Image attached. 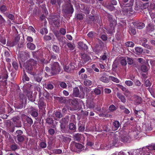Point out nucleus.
Instances as JSON below:
<instances>
[{
    "mask_svg": "<svg viewBox=\"0 0 155 155\" xmlns=\"http://www.w3.org/2000/svg\"><path fill=\"white\" fill-rule=\"evenodd\" d=\"M78 129L80 131L82 132L84 130V126L80 125V124H79Z\"/></svg>",
    "mask_w": 155,
    "mask_h": 155,
    "instance_id": "nucleus-59",
    "label": "nucleus"
},
{
    "mask_svg": "<svg viewBox=\"0 0 155 155\" xmlns=\"http://www.w3.org/2000/svg\"><path fill=\"white\" fill-rule=\"evenodd\" d=\"M81 58L85 62L89 61L91 58L87 54H81Z\"/></svg>",
    "mask_w": 155,
    "mask_h": 155,
    "instance_id": "nucleus-11",
    "label": "nucleus"
},
{
    "mask_svg": "<svg viewBox=\"0 0 155 155\" xmlns=\"http://www.w3.org/2000/svg\"><path fill=\"white\" fill-rule=\"evenodd\" d=\"M25 136L24 135H17V138L19 142H22L24 140Z\"/></svg>",
    "mask_w": 155,
    "mask_h": 155,
    "instance_id": "nucleus-24",
    "label": "nucleus"
},
{
    "mask_svg": "<svg viewBox=\"0 0 155 155\" xmlns=\"http://www.w3.org/2000/svg\"><path fill=\"white\" fill-rule=\"evenodd\" d=\"M117 97L123 103H125L126 101L125 97L121 93L117 92Z\"/></svg>",
    "mask_w": 155,
    "mask_h": 155,
    "instance_id": "nucleus-10",
    "label": "nucleus"
},
{
    "mask_svg": "<svg viewBox=\"0 0 155 155\" xmlns=\"http://www.w3.org/2000/svg\"><path fill=\"white\" fill-rule=\"evenodd\" d=\"M125 83L127 85L129 86H132L133 85V82L131 81H126Z\"/></svg>",
    "mask_w": 155,
    "mask_h": 155,
    "instance_id": "nucleus-40",
    "label": "nucleus"
},
{
    "mask_svg": "<svg viewBox=\"0 0 155 155\" xmlns=\"http://www.w3.org/2000/svg\"><path fill=\"white\" fill-rule=\"evenodd\" d=\"M40 33L42 35H45L48 33V31L47 29L46 28H44L41 29L40 31Z\"/></svg>",
    "mask_w": 155,
    "mask_h": 155,
    "instance_id": "nucleus-32",
    "label": "nucleus"
},
{
    "mask_svg": "<svg viewBox=\"0 0 155 155\" xmlns=\"http://www.w3.org/2000/svg\"><path fill=\"white\" fill-rule=\"evenodd\" d=\"M36 61L34 60H29L26 63V68L29 71H31L33 69V66L36 65Z\"/></svg>",
    "mask_w": 155,
    "mask_h": 155,
    "instance_id": "nucleus-2",
    "label": "nucleus"
},
{
    "mask_svg": "<svg viewBox=\"0 0 155 155\" xmlns=\"http://www.w3.org/2000/svg\"><path fill=\"white\" fill-rule=\"evenodd\" d=\"M38 114L37 111L36 110L33 111L31 114L32 116L34 117H37Z\"/></svg>",
    "mask_w": 155,
    "mask_h": 155,
    "instance_id": "nucleus-51",
    "label": "nucleus"
},
{
    "mask_svg": "<svg viewBox=\"0 0 155 155\" xmlns=\"http://www.w3.org/2000/svg\"><path fill=\"white\" fill-rule=\"evenodd\" d=\"M72 146L75 147L77 148L78 149H81L83 147L82 144L78 143H76L75 142L73 143L72 144Z\"/></svg>",
    "mask_w": 155,
    "mask_h": 155,
    "instance_id": "nucleus-20",
    "label": "nucleus"
},
{
    "mask_svg": "<svg viewBox=\"0 0 155 155\" xmlns=\"http://www.w3.org/2000/svg\"><path fill=\"white\" fill-rule=\"evenodd\" d=\"M102 76L100 78V80L103 82L108 83L109 82V79L107 77V75L105 73L102 74Z\"/></svg>",
    "mask_w": 155,
    "mask_h": 155,
    "instance_id": "nucleus-6",
    "label": "nucleus"
},
{
    "mask_svg": "<svg viewBox=\"0 0 155 155\" xmlns=\"http://www.w3.org/2000/svg\"><path fill=\"white\" fill-rule=\"evenodd\" d=\"M27 47L31 50H34L35 48V45L33 43H28L27 44Z\"/></svg>",
    "mask_w": 155,
    "mask_h": 155,
    "instance_id": "nucleus-18",
    "label": "nucleus"
},
{
    "mask_svg": "<svg viewBox=\"0 0 155 155\" xmlns=\"http://www.w3.org/2000/svg\"><path fill=\"white\" fill-rule=\"evenodd\" d=\"M134 104L135 105H138L142 102V99L140 97L135 96L134 97Z\"/></svg>",
    "mask_w": 155,
    "mask_h": 155,
    "instance_id": "nucleus-8",
    "label": "nucleus"
},
{
    "mask_svg": "<svg viewBox=\"0 0 155 155\" xmlns=\"http://www.w3.org/2000/svg\"><path fill=\"white\" fill-rule=\"evenodd\" d=\"M134 0H130L128 4L124 5V6H121L122 11L124 15H128L132 12V6L133 5Z\"/></svg>",
    "mask_w": 155,
    "mask_h": 155,
    "instance_id": "nucleus-1",
    "label": "nucleus"
},
{
    "mask_svg": "<svg viewBox=\"0 0 155 155\" xmlns=\"http://www.w3.org/2000/svg\"><path fill=\"white\" fill-rule=\"evenodd\" d=\"M55 115L57 117L60 118L62 117V115L59 112H57L55 113Z\"/></svg>",
    "mask_w": 155,
    "mask_h": 155,
    "instance_id": "nucleus-58",
    "label": "nucleus"
},
{
    "mask_svg": "<svg viewBox=\"0 0 155 155\" xmlns=\"http://www.w3.org/2000/svg\"><path fill=\"white\" fill-rule=\"evenodd\" d=\"M84 90L85 91L86 93V94L87 96L88 94L91 91L90 89L89 88H85L84 89Z\"/></svg>",
    "mask_w": 155,
    "mask_h": 155,
    "instance_id": "nucleus-63",
    "label": "nucleus"
},
{
    "mask_svg": "<svg viewBox=\"0 0 155 155\" xmlns=\"http://www.w3.org/2000/svg\"><path fill=\"white\" fill-rule=\"evenodd\" d=\"M45 88L49 90H51L54 88L53 85L49 83L47 84H45Z\"/></svg>",
    "mask_w": 155,
    "mask_h": 155,
    "instance_id": "nucleus-30",
    "label": "nucleus"
},
{
    "mask_svg": "<svg viewBox=\"0 0 155 155\" xmlns=\"http://www.w3.org/2000/svg\"><path fill=\"white\" fill-rule=\"evenodd\" d=\"M69 101L73 106H76L78 104V99L77 98L73 100L70 99Z\"/></svg>",
    "mask_w": 155,
    "mask_h": 155,
    "instance_id": "nucleus-17",
    "label": "nucleus"
},
{
    "mask_svg": "<svg viewBox=\"0 0 155 155\" xmlns=\"http://www.w3.org/2000/svg\"><path fill=\"white\" fill-rule=\"evenodd\" d=\"M109 79L116 83H119V80L117 78L113 76H109Z\"/></svg>",
    "mask_w": 155,
    "mask_h": 155,
    "instance_id": "nucleus-27",
    "label": "nucleus"
},
{
    "mask_svg": "<svg viewBox=\"0 0 155 155\" xmlns=\"http://www.w3.org/2000/svg\"><path fill=\"white\" fill-rule=\"evenodd\" d=\"M60 32L61 34L64 35L66 33V29L64 28H61L60 30Z\"/></svg>",
    "mask_w": 155,
    "mask_h": 155,
    "instance_id": "nucleus-57",
    "label": "nucleus"
},
{
    "mask_svg": "<svg viewBox=\"0 0 155 155\" xmlns=\"http://www.w3.org/2000/svg\"><path fill=\"white\" fill-rule=\"evenodd\" d=\"M16 133L18 134L17 135H21L23 134V132L21 130H18L16 131Z\"/></svg>",
    "mask_w": 155,
    "mask_h": 155,
    "instance_id": "nucleus-64",
    "label": "nucleus"
},
{
    "mask_svg": "<svg viewBox=\"0 0 155 155\" xmlns=\"http://www.w3.org/2000/svg\"><path fill=\"white\" fill-rule=\"evenodd\" d=\"M117 86L124 92V94L125 95H127L130 94V91L126 87L119 84H117Z\"/></svg>",
    "mask_w": 155,
    "mask_h": 155,
    "instance_id": "nucleus-7",
    "label": "nucleus"
},
{
    "mask_svg": "<svg viewBox=\"0 0 155 155\" xmlns=\"http://www.w3.org/2000/svg\"><path fill=\"white\" fill-rule=\"evenodd\" d=\"M83 136L80 134L77 133L74 135V137L77 140H79Z\"/></svg>",
    "mask_w": 155,
    "mask_h": 155,
    "instance_id": "nucleus-21",
    "label": "nucleus"
},
{
    "mask_svg": "<svg viewBox=\"0 0 155 155\" xmlns=\"http://www.w3.org/2000/svg\"><path fill=\"white\" fill-rule=\"evenodd\" d=\"M113 125L115 128L114 130H117L120 126V123L117 121H116L114 122Z\"/></svg>",
    "mask_w": 155,
    "mask_h": 155,
    "instance_id": "nucleus-23",
    "label": "nucleus"
},
{
    "mask_svg": "<svg viewBox=\"0 0 155 155\" xmlns=\"http://www.w3.org/2000/svg\"><path fill=\"white\" fill-rule=\"evenodd\" d=\"M13 67L16 70H17L18 68V63L16 61H14L12 64Z\"/></svg>",
    "mask_w": 155,
    "mask_h": 155,
    "instance_id": "nucleus-33",
    "label": "nucleus"
},
{
    "mask_svg": "<svg viewBox=\"0 0 155 155\" xmlns=\"http://www.w3.org/2000/svg\"><path fill=\"white\" fill-rule=\"evenodd\" d=\"M59 85L61 87L63 88H66L67 86L66 83L64 82H60L59 84Z\"/></svg>",
    "mask_w": 155,
    "mask_h": 155,
    "instance_id": "nucleus-38",
    "label": "nucleus"
},
{
    "mask_svg": "<svg viewBox=\"0 0 155 155\" xmlns=\"http://www.w3.org/2000/svg\"><path fill=\"white\" fill-rule=\"evenodd\" d=\"M141 69L142 71L143 72H146L148 71L147 67L145 65L142 66Z\"/></svg>",
    "mask_w": 155,
    "mask_h": 155,
    "instance_id": "nucleus-43",
    "label": "nucleus"
},
{
    "mask_svg": "<svg viewBox=\"0 0 155 155\" xmlns=\"http://www.w3.org/2000/svg\"><path fill=\"white\" fill-rule=\"evenodd\" d=\"M47 123L49 124H51L53 123V120L50 117L47 118L46 120Z\"/></svg>",
    "mask_w": 155,
    "mask_h": 155,
    "instance_id": "nucleus-41",
    "label": "nucleus"
},
{
    "mask_svg": "<svg viewBox=\"0 0 155 155\" xmlns=\"http://www.w3.org/2000/svg\"><path fill=\"white\" fill-rule=\"evenodd\" d=\"M117 25L116 21L115 20H113L110 21V24L108 28H107V31L110 33H111L114 31L115 26Z\"/></svg>",
    "mask_w": 155,
    "mask_h": 155,
    "instance_id": "nucleus-4",
    "label": "nucleus"
},
{
    "mask_svg": "<svg viewBox=\"0 0 155 155\" xmlns=\"http://www.w3.org/2000/svg\"><path fill=\"white\" fill-rule=\"evenodd\" d=\"M101 59L103 60H105L107 59V55L106 54L104 53V54L102 56H101Z\"/></svg>",
    "mask_w": 155,
    "mask_h": 155,
    "instance_id": "nucleus-61",
    "label": "nucleus"
},
{
    "mask_svg": "<svg viewBox=\"0 0 155 155\" xmlns=\"http://www.w3.org/2000/svg\"><path fill=\"white\" fill-rule=\"evenodd\" d=\"M63 10L66 13L72 14L73 12L74 9L72 6L70 4H68L67 5L65 8H64Z\"/></svg>",
    "mask_w": 155,
    "mask_h": 155,
    "instance_id": "nucleus-5",
    "label": "nucleus"
},
{
    "mask_svg": "<svg viewBox=\"0 0 155 155\" xmlns=\"http://www.w3.org/2000/svg\"><path fill=\"white\" fill-rule=\"evenodd\" d=\"M67 66H65L64 67V70L67 72H69L71 70H73L75 68V67L74 65V64L72 63H71L69 64V68H68V69H66V67Z\"/></svg>",
    "mask_w": 155,
    "mask_h": 155,
    "instance_id": "nucleus-14",
    "label": "nucleus"
},
{
    "mask_svg": "<svg viewBox=\"0 0 155 155\" xmlns=\"http://www.w3.org/2000/svg\"><path fill=\"white\" fill-rule=\"evenodd\" d=\"M53 50L54 51L56 52H58L59 51V49L58 47L55 45H54L53 47Z\"/></svg>",
    "mask_w": 155,
    "mask_h": 155,
    "instance_id": "nucleus-45",
    "label": "nucleus"
},
{
    "mask_svg": "<svg viewBox=\"0 0 155 155\" xmlns=\"http://www.w3.org/2000/svg\"><path fill=\"white\" fill-rule=\"evenodd\" d=\"M51 70L53 71L54 74H56L60 72V68L59 64L57 62L54 63L51 67Z\"/></svg>",
    "mask_w": 155,
    "mask_h": 155,
    "instance_id": "nucleus-3",
    "label": "nucleus"
},
{
    "mask_svg": "<svg viewBox=\"0 0 155 155\" xmlns=\"http://www.w3.org/2000/svg\"><path fill=\"white\" fill-rule=\"evenodd\" d=\"M67 46L70 50H73L74 48L73 45L70 43H68L67 44Z\"/></svg>",
    "mask_w": 155,
    "mask_h": 155,
    "instance_id": "nucleus-56",
    "label": "nucleus"
},
{
    "mask_svg": "<svg viewBox=\"0 0 155 155\" xmlns=\"http://www.w3.org/2000/svg\"><path fill=\"white\" fill-rule=\"evenodd\" d=\"M52 21L53 22L54 25L55 26L58 27L59 25L60 22L58 18H56L53 19L52 20Z\"/></svg>",
    "mask_w": 155,
    "mask_h": 155,
    "instance_id": "nucleus-19",
    "label": "nucleus"
},
{
    "mask_svg": "<svg viewBox=\"0 0 155 155\" xmlns=\"http://www.w3.org/2000/svg\"><path fill=\"white\" fill-rule=\"evenodd\" d=\"M54 129L50 128L48 130V132L51 135H53L54 133Z\"/></svg>",
    "mask_w": 155,
    "mask_h": 155,
    "instance_id": "nucleus-62",
    "label": "nucleus"
},
{
    "mask_svg": "<svg viewBox=\"0 0 155 155\" xmlns=\"http://www.w3.org/2000/svg\"><path fill=\"white\" fill-rule=\"evenodd\" d=\"M78 45L81 48L84 49H87L88 47L85 44H84L82 42H79L78 43Z\"/></svg>",
    "mask_w": 155,
    "mask_h": 155,
    "instance_id": "nucleus-22",
    "label": "nucleus"
},
{
    "mask_svg": "<svg viewBox=\"0 0 155 155\" xmlns=\"http://www.w3.org/2000/svg\"><path fill=\"white\" fill-rule=\"evenodd\" d=\"M26 120L28 124H30L31 125L33 123V121L32 119L31 118H30L29 117H28L26 118Z\"/></svg>",
    "mask_w": 155,
    "mask_h": 155,
    "instance_id": "nucleus-37",
    "label": "nucleus"
},
{
    "mask_svg": "<svg viewBox=\"0 0 155 155\" xmlns=\"http://www.w3.org/2000/svg\"><path fill=\"white\" fill-rule=\"evenodd\" d=\"M38 106L40 108H44L45 107V104L42 101H39L38 102Z\"/></svg>",
    "mask_w": 155,
    "mask_h": 155,
    "instance_id": "nucleus-25",
    "label": "nucleus"
},
{
    "mask_svg": "<svg viewBox=\"0 0 155 155\" xmlns=\"http://www.w3.org/2000/svg\"><path fill=\"white\" fill-rule=\"evenodd\" d=\"M144 84L146 87H150L151 85V83L149 80H147L144 82Z\"/></svg>",
    "mask_w": 155,
    "mask_h": 155,
    "instance_id": "nucleus-44",
    "label": "nucleus"
},
{
    "mask_svg": "<svg viewBox=\"0 0 155 155\" xmlns=\"http://www.w3.org/2000/svg\"><path fill=\"white\" fill-rule=\"evenodd\" d=\"M5 20L2 16L1 18H0V26H2V25L5 24Z\"/></svg>",
    "mask_w": 155,
    "mask_h": 155,
    "instance_id": "nucleus-48",
    "label": "nucleus"
},
{
    "mask_svg": "<svg viewBox=\"0 0 155 155\" xmlns=\"http://www.w3.org/2000/svg\"><path fill=\"white\" fill-rule=\"evenodd\" d=\"M142 45L143 46L148 49H151V47L149 45L146 44L145 43H142Z\"/></svg>",
    "mask_w": 155,
    "mask_h": 155,
    "instance_id": "nucleus-60",
    "label": "nucleus"
},
{
    "mask_svg": "<svg viewBox=\"0 0 155 155\" xmlns=\"http://www.w3.org/2000/svg\"><path fill=\"white\" fill-rule=\"evenodd\" d=\"M83 17V15L82 14H78L77 15V18L79 20H82Z\"/></svg>",
    "mask_w": 155,
    "mask_h": 155,
    "instance_id": "nucleus-49",
    "label": "nucleus"
},
{
    "mask_svg": "<svg viewBox=\"0 0 155 155\" xmlns=\"http://www.w3.org/2000/svg\"><path fill=\"white\" fill-rule=\"evenodd\" d=\"M69 129L71 130L75 131L76 130V126L73 123L69 124L68 126Z\"/></svg>",
    "mask_w": 155,
    "mask_h": 155,
    "instance_id": "nucleus-26",
    "label": "nucleus"
},
{
    "mask_svg": "<svg viewBox=\"0 0 155 155\" xmlns=\"http://www.w3.org/2000/svg\"><path fill=\"white\" fill-rule=\"evenodd\" d=\"M135 53L137 54H140L143 51V49L142 48L140 47H137L135 48Z\"/></svg>",
    "mask_w": 155,
    "mask_h": 155,
    "instance_id": "nucleus-16",
    "label": "nucleus"
},
{
    "mask_svg": "<svg viewBox=\"0 0 155 155\" xmlns=\"http://www.w3.org/2000/svg\"><path fill=\"white\" fill-rule=\"evenodd\" d=\"M109 109L111 111H113L116 110V108L114 105H112L109 106Z\"/></svg>",
    "mask_w": 155,
    "mask_h": 155,
    "instance_id": "nucleus-55",
    "label": "nucleus"
},
{
    "mask_svg": "<svg viewBox=\"0 0 155 155\" xmlns=\"http://www.w3.org/2000/svg\"><path fill=\"white\" fill-rule=\"evenodd\" d=\"M127 60L129 64L131 65L133 64L134 61L132 58L127 57Z\"/></svg>",
    "mask_w": 155,
    "mask_h": 155,
    "instance_id": "nucleus-39",
    "label": "nucleus"
},
{
    "mask_svg": "<svg viewBox=\"0 0 155 155\" xmlns=\"http://www.w3.org/2000/svg\"><path fill=\"white\" fill-rule=\"evenodd\" d=\"M40 146L41 148H44L46 147L47 146V144L45 143L42 142H41L40 144Z\"/></svg>",
    "mask_w": 155,
    "mask_h": 155,
    "instance_id": "nucleus-46",
    "label": "nucleus"
},
{
    "mask_svg": "<svg viewBox=\"0 0 155 155\" xmlns=\"http://www.w3.org/2000/svg\"><path fill=\"white\" fill-rule=\"evenodd\" d=\"M11 149L13 150H15L17 149V144H15L11 146Z\"/></svg>",
    "mask_w": 155,
    "mask_h": 155,
    "instance_id": "nucleus-52",
    "label": "nucleus"
},
{
    "mask_svg": "<svg viewBox=\"0 0 155 155\" xmlns=\"http://www.w3.org/2000/svg\"><path fill=\"white\" fill-rule=\"evenodd\" d=\"M126 45L128 47H133L134 46V44L133 42L128 41L126 43Z\"/></svg>",
    "mask_w": 155,
    "mask_h": 155,
    "instance_id": "nucleus-34",
    "label": "nucleus"
},
{
    "mask_svg": "<svg viewBox=\"0 0 155 155\" xmlns=\"http://www.w3.org/2000/svg\"><path fill=\"white\" fill-rule=\"evenodd\" d=\"M29 78L27 76L26 74H24L23 77V81H28L29 80Z\"/></svg>",
    "mask_w": 155,
    "mask_h": 155,
    "instance_id": "nucleus-54",
    "label": "nucleus"
},
{
    "mask_svg": "<svg viewBox=\"0 0 155 155\" xmlns=\"http://www.w3.org/2000/svg\"><path fill=\"white\" fill-rule=\"evenodd\" d=\"M51 35H45L44 37V38L46 41L49 40L51 39Z\"/></svg>",
    "mask_w": 155,
    "mask_h": 155,
    "instance_id": "nucleus-53",
    "label": "nucleus"
},
{
    "mask_svg": "<svg viewBox=\"0 0 155 155\" xmlns=\"http://www.w3.org/2000/svg\"><path fill=\"white\" fill-rule=\"evenodd\" d=\"M35 78L36 81L38 82H40L42 79V77L40 75H36L35 76Z\"/></svg>",
    "mask_w": 155,
    "mask_h": 155,
    "instance_id": "nucleus-29",
    "label": "nucleus"
},
{
    "mask_svg": "<svg viewBox=\"0 0 155 155\" xmlns=\"http://www.w3.org/2000/svg\"><path fill=\"white\" fill-rule=\"evenodd\" d=\"M118 141V138L116 137V135L114 134L111 139V142L113 144H115Z\"/></svg>",
    "mask_w": 155,
    "mask_h": 155,
    "instance_id": "nucleus-15",
    "label": "nucleus"
},
{
    "mask_svg": "<svg viewBox=\"0 0 155 155\" xmlns=\"http://www.w3.org/2000/svg\"><path fill=\"white\" fill-rule=\"evenodd\" d=\"M94 92L96 95H99L101 94V91L100 89L96 88L94 90Z\"/></svg>",
    "mask_w": 155,
    "mask_h": 155,
    "instance_id": "nucleus-35",
    "label": "nucleus"
},
{
    "mask_svg": "<svg viewBox=\"0 0 155 155\" xmlns=\"http://www.w3.org/2000/svg\"><path fill=\"white\" fill-rule=\"evenodd\" d=\"M87 106L89 108H92L94 107V105L92 102H87Z\"/></svg>",
    "mask_w": 155,
    "mask_h": 155,
    "instance_id": "nucleus-47",
    "label": "nucleus"
},
{
    "mask_svg": "<svg viewBox=\"0 0 155 155\" xmlns=\"http://www.w3.org/2000/svg\"><path fill=\"white\" fill-rule=\"evenodd\" d=\"M84 83V85L87 86H90L92 84V82L89 80H85Z\"/></svg>",
    "mask_w": 155,
    "mask_h": 155,
    "instance_id": "nucleus-28",
    "label": "nucleus"
},
{
    "mask_svg": "<svg viewBox=\"0 0 155 155\" xmlns=\"http://www.w3.org/2000/svg\"><path fill=\"white\" fill-rule=\"evenodd\" d=\"M135 25L137 28L142 29L145 27V24L144 23L138 21H136L134 23Z\"/></svg>",
    "mask_w": 155,
    "mask_h": 155,
    "instance_id": "nucleus-9",
    "label": "nucleus"
},
{
    "mask_svg": "<svg viewBox=\"0 0 155 155\" xmlns=\"http://www.w3.org/2000/svg\"><path fill=\"white\" fill-rule=\"evenodd\" d=\"M15 124H16L15 126L17 127H21V121L17 119L16 118H14L13 119Z\"/></svg>",
    "mask_w": 155,
    "mask_h": 155,
    "instance_id": "nucleus-13",
    "label": "nucleus"
},
{
    "mask_svg": "<svg viewBox=\"0 0 155 155\" xmlns=\"http://www.w3.org/2000/svg\"><path fill=\"white\" fill-rule=\"evenodd\" d=\"M107 7L108 9L111 11L115 9L114 7L112 5L108 4L107 6Z\"/></svg>",
    "mask_w": 155,
    "mask_h": 155,
    "instance_id": "nucleus-42",
    "label": "nucleus"
},
{
    "mask_svg": "<svg viewBox=\"0 0 155 155\" xmlns=\"http://www.w3.org/2000/svg\"><path fill=\"white\" fill-rule=\"evenodd\" d=\"M7 9L5 5H2L0 7V10L1 12H5Z\"/></svg>",
    "mask_w": 155,
    "mask_h": 155,
    "instance_id": "nucleus-50",
    "label": "nucleus"
},
{
    "mask_svg": "<svg viewBox=\"0 0 155 155\" xmlns=\"http://www.w3.org/2000/svg\"><path fill=\"white\" fill-rule=\"evenodd\" d=\"M145 129L146 131H151L152 130L151 125L150 124H148L145 125Z\"/></svg>",
    "mask_w": 155,
    "mask_h": 155,
    "instance_id": "nucleus-36",
    "label": "nucleus"
},
{
    "mask_svg": "<svg viewBox=\"0 0 155 155\" xmlns=\"http://www.w3.org/2000/svg\"><path fill=\"white\" fill-rule=\"evenodd\" d=\"M80 94L79 90L78 87H76L73 89V95L75 97H78Z\"/></svg>",
    "mask_w": 155,
    "mask_h": 155,
    "instance_id": "nucleus-12",
    "label": "nucleus"
},
{
    "mask_svg": "<svg viewBox=\"0 0 155 155\" xmlns=\"http://www.w3.org/2000/svg\"><path fill=\"white\" fill-rule=\"evenodd\" d=\"M120 63L121 65L123 66L126 65L127 63L126 58H124L123 57L121 60Z\"/></svg>",
    "mask_w": 155,
    "mask_h": 155,
    "instance_id": "nucleus-31",
    "label": "nucleus"
}]
</instances>
